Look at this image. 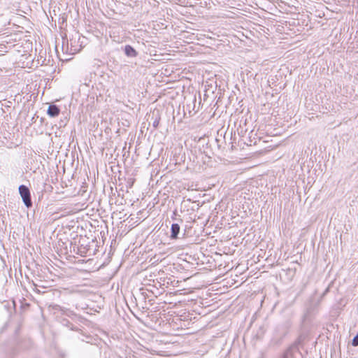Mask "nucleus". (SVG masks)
Returning <instances> with one entry per match:
<instances>
[{
  "instance_id": "f257e3e1",
  "label": "nucleus",
  "mask_w": 358,
  "mask_h": 358,
  "mask_svg": "<svg viewBox=\"0 0 358 358\" xmlns=\"http://www.w3.org/2000/svg\"><path fill=\"white\" fill-rule=\"evenodd\" d=\"M19 192L24 205L27 208H30L32 206V201L31 199V194L29 188L24 185H21L19 187Z\"/></svg>"
},
{
  "instance_id": "f03ea898",
  "label": "nucleus",
  "mask_w": 358,
  "mask_h": 358,
  "mask_svg": "<svg viewBox=\"0 0 358 358\" xmlns=\"http://www.w3.org/2000/svg\"><path fill=\"white\" fill-rule=\"evenodd\" d=\"M149 353L152 355H159L162 357L169 356V354L167 351L162 349H148Z\"/></svg>"
},
{
  "instance_id": "7ed1b4c3",
  "label": "nucleus",
  "mask_w": 358,
  "mask_h": 358,
  "mask_svg": "<svg viewBox=\"0 0 358 358\" xmlns=\"http://www.w3.org/2000/svg\"><path fill=\"white\" fill-rule=\"evenodd\" d=\"M59 108L56 105H50L48 109V114L50 117H56L59 114Z\"/></svg>"
},
{
  "instance_id": "20e7f679",
  "label": "nucleus",
  "mask_w": 358,
  "mask_h": 358,
  "mask_svg": "<svg viewBox=\"0 0 358 358\" xmlns=\"http://www.w3.org/2000/svg\"><path fill=\"white\" fill-rule=\"evenodd\" d=\"M124 53L127 56L134 57L137 55L136 51L129 45L124 47Z\"/></svg>"
},
{
  "instance_id": "39448f33",
  "label": "nucleus",
  "mask_w": 358,
  "mask_h": 358,
  "mask_svg": "<svg viewBox=\"0 0 358 358\" xmlns=\"http://www.w3.org/2000/svg\"><path fill=\"white\" fill-rule=\"evenodd\" d=\"M180 232V226L178 224H173L171 225V235L172 238H176Z\"/></svg>"
},
{
  "instance_id": "423d86ee",
  "label": "nucleus",
  "mask_w": 358,
  "mask_h": 358,
  "mask_svg": "<svg viewBox=\"0 0 358 358\" xmlns=\"http://www.w3.org/2000/svg\"><path fill=\"white\" fill-rule=\"evenodd\" d=\"M352 345L355 347L358 346V334L352 339Z\"/></svg>"
},
{
  "instance_id": "0eeeda50",
  "label": "nucleus",
  "mask_w": 358,
  "mask_h": 358,
  "mask_svg": "<svg viewBox=\"0 0 358 358\" xmlns=\"http://www.w3.org/2000/svg\"><path fill=\"white\" fill-rule=\"evenodd\" d=\"M159 119H155V120L152 123L153 127L157 128L158 127V125H159Z\"/></svg>"
}]
</instances>
